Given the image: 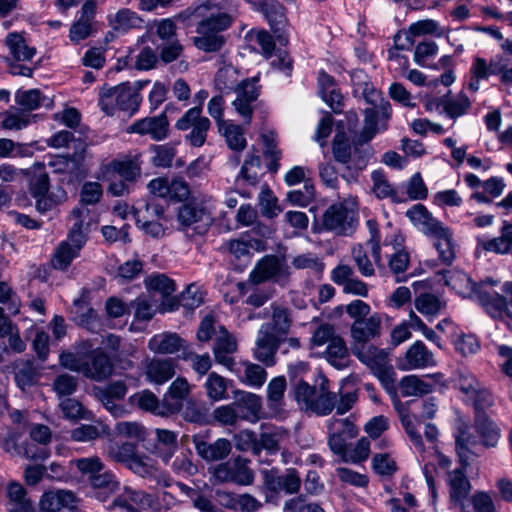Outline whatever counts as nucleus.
Instances as JSON below:
<instances>
[{
    "label": "nucleus",
    "mask_w": 512,
    "mask_h": 512,
    "mask_svg": "<svg viewBox=\"0 0 512 512\" xmlns=\"http://www.w3.org/2000/svg\"><path fill=\"white\" fill-rule=\"evenodd\" d=\"M350 77L355 89L360 90L365 100L373 105L364 110V126L361 131V138L368 142L376 134L384 132L388 128V121L392 113L391 105L382 99L379 91L373 88L362 69H354Z\"/></svg>",
    "instance_id": "nucleus-1"
},
{
    "label": "nucleus",
    "mask_w": 512,
    "mask_h": 512,
    "mask_svg": "<svg viewBox=\"0 0 512 512\" xmlns=\"http://www.w3.org/2000/svg\"><path fill=\"white\" fill-rule=\"evenodd\" d=\"M236 8L233 0L222 3H207L199 8L203 20L199 23L195 38V46L206 52H214L223 45V37L219 34L231 24V12Z\"/></svg>",
    "instance_id": "nucleus-2"
},
{
    "label": "nucleus",
    "mask_w": 512,
    "mask_h": 512,
    "mask_svg": "<svg viewBox=\"0 0 512 512\" xmlns=\"http://www.w3.org/2000/svg\"><path fill=\"white\" fill-rule=\"evenodd\" d=\"M71 216L74 223L68 233L67 239L62 241L55 250L52 264L56 269H66L86 243L87 234L96 220L90 210L84 207H75Z\"/></svg>",
    "instance_id": "nucleus-3"
},
{
    "label": "nucleus",
    "mask_w": 512,
    "mask_h": 512,
    "mask_svg": "<svg viewBox=\"0 0 512 512\" xmlns=\"http://www.w3.org/2000/svg\"><path fill=\"white\" fill-rule=\"evenodd\" d=\"M294 385V397L302 410L318 416L330 414L337 401V394L323 386L319 389L300 379Z\"/></svg>",
    "instance_id": "nucleus-4"
},
{
    "label": "nucleus",
    "mask_w": 512,
    "mask_h": 512,
    "mask_svg": "<svg viewBox=\"0 0 512 512\" xmlns=\"http://www.w3.org/2000/svg\"><path fill=\"white\" fill-rule=\"evenodd\" d=\"M353 354L364 364L380 382L391 385L395 381V370L391 364L390 353L387 349L375 345L353 346Z\"/></svg>",
    "instance_id": "nucleus-5"
},
{
    "label": "nucleus",
    "mask_w": 512,
    "mask_h": 512,
    "mask_svg": "<svg viewBox=\"0 0 512 512\" xmlns=\"http://www.w3.org/2000/svg\"><path fill=\"white\" fill-rule=\"evenodd\" d=\"M142 97L138 90L128 84L111 87L102 91L99 106L105 114L112 116L116 110L134 115L141 104Z\"/></svg>",
    "instance_id": "nucleus-6"
},
{
    "label": "nucleus",
    "mask_w": 512,
    "mask_h": 512,
    "mask_svg": "<svg viewBox=\"0 0 512 512\" xmlns=\"http://www.w3.org/2000/svg\"><path fill=\"white\" fill-rule=\"evenodd\" d=\"M497 284L498 282L492 279L478 283L475 299L490 317L495 320L506 321L512 319V305L505 296L493 289Z\"/></svg>",
    "instance_id": "nucleus-7"
},
{
    "label": "nucleus",
    "mask_w": 512,
    "mask_h": 512,
    "mask_svg": "<svg viewBox=\"0 0 512 512\" xmlns=\"http://www.w3.org/2000/svg\"><path fill=\"white\" fill-rule=\"evenodd\" d=\"M249 460L240 456L210 468L213 478L220 483H235L242 486L251 485L254 472L249 467Z\"/></svg>",
    "instance_id": "nucleus-8"
},
{
    "label": "nucleus",
    "mask_w": 512,
    "mask_h": 512,
    "mask_svg": "<svg viewBox=\"0 0 512 512\" xmlns=\"http://www.w3.org/2000/svg\"><path fill=\"white\" fill-rule=\"evenodd\" d=\"M210 125V120L202 116V108L192 107L176 122L175 127L180 131L189 130L185 136L186 141L194 147H201L206 141Z\"/></svg>",
    "instance_id": "nucleus-9"
},
{
    "label": "nucleus",
    "mask_w": 512,
    "mask_h": 512,
    "mask_svg": "<svg viewBox=\"0 0 512 512\" xmlns=\"http://www.w3.org/2000/svg\"><path fill=\"white\" fill-rule=\"evenodd\" d=\"M29 192L36 200V209L41 213L50 211L67 199V193L62 188L49 193V177L46 173H41L31 179Z\"/></svg>",
    "instance_id": "nucleus-10"
},
{
    "label": "nucleus",
    "mask_w": 512,
    "mask_h": 512,
    "mask_svg": "<svg viewBox=\"0 0 512 512\" xmlns=\"http://www.w3.org/2000/svg\"><path fill=\"white\" fill-rule=\"evenodd\" d=\"M75 153L72 156H57L50 162L53 172L62 174V182L72 184L82 180L86 173L83 165L85 148L83 142L75 145Z\"/></svg>",
    "instance_id": "nucleus-11"
},
{
    "label": "nucleus",
    "mask_w": 512,
    "mask_h": 512,
    "mask_svg": "<svg viewBox=\"0 0 512 512\" xmlns=\"http://www.w3.org/2000/svg\"><path fill=\"white\" fill-rule=\"evenodd\" d=\"M177 219L183 229L192 228L196 234H205L213 223L211 213L202 204L187 202L177 214Z\"/></svg>",
    "instance_id": "nucleus-12"
},
{
    "label": "nucleus",
    "mask_w": 512,
    "mask_h": 512,
    "mask_svg": "<svg viewBox=\"0 0 512 512\" xmlns=\"http://www.w3.org/2000/svg\"><path fill=\"white\" fill-rule=\"evenodd\" d=\"M328 445L333 453L341 456H347V441L358 435V428L349 419L332 418L328 421Z\"/></svg>",
    "instance_id": "nucleus-13"
},
{
    "label": "nucleus",
    "mask_w": 512,
    "mask_h": 512,
    "mask_svg": "<svg viewBox=\"0 0 512 512\" xmlns=\"http://www.w3.org/2000/svg\"><path fill=\"white\" fill-rule=\"evenodd\" d=\"M288 275V269L283 259L276 255H266L261 258L249 274L248 281L260 284L269 280L279 281Z\"/></svg>",
    "instance_id": "nucleus-14"
},
{
    "label": "nucleus",
    "mask_w": 512,
    "mask_h": 512,
    "mask_svg": "<svg viewBox=\"0 0 512 512\" xmlns=\"http://www.w3.org/2000/svg\"><path fill=\"white\" fill-rule=\"evenodd\" d=\"M268 329V326H260L255 348L253 349V356L265 366L271 367L276 363V353L282 339L276 334L268 332Z\"/></svg>",
    "instance_id": "nucleus-15"
},
{
    "label": "nucleus",
    "mask_w": 512,
    "mask_h": 512,
    "mask_svg": "<svg viewBox=\"0 0 512 512\" xmlns=\"http://www.w3.org/2000/svg\"><path fill=\"white\" fill-rule=\"evenodd\" d=\"M353 212L344 204L329 206L322 216V225L326 230L346 235L353 228Z\"/></svg>",
    "instance_id": "nucleus-16"
},
{
    "label": "nucleus",
    "mask_w": 512,
    "mask_h": 512,
    "mask_svg": "<svg viewBox=\"0 0 512 512\" xmlns=\"http://www.w3.org/2000/svg\"><path fill=\"white\" fill-rule=\"evenodd\" d=\"M470 105L469 98L464 94H460L456 97L444 95L428 101L426 109L435 110L439 114H445L451 119H456L464 115Z\"/></svg>",
    "instance_id": "nucleus-17"
},
{
    "label": "nucleus",
    "mask_w": 512,
    "mask_h": 512,
    "mask_svg": "<svg viewBox=\"0 0 512 512\" xmlns=\"http://www.w3.org/2000/svg\"><path fill=\"white\" fill-rule=\"evenodd\" d=\"M436 365L434 355L428 350L426 345L418 340L414 342L406 351L403 360L399 363L400 370L408 371L422 369Z\"/></svg>",
    "instance_id": "nucleus-18"
},
{
    "label": "nucleus",
    "mask_w": 512,
    "mask_h": 512,
    "mask_svg": "<svg viewBox=\"0 0 512 512\" xmlns=\"http://www.w3.org/2000/svg\"><path fill=\"white\" fill-rule=\"evenodd\" d=\"M152 496L142 490L124 487V490L111 503V508H119L124 512H139L152 506Z\"/></svg>",
    "instance_id": "nucleus-19"
},
{
    "label": "nucleus",
    "mask_w": 512,
    "mask_h": 512,
    "mask_svg": "<svg viewBox=\"0 0 512 512\" xmlns=\"http://www.w3.org/2000/svg\"><path fill=\"white\" fill-rule=\"evenodd\" d=\"M382 320L378 313H374L367 318L354 321L350 328L351 338L354 346L369 345L368 342L381 333Z\"/></svg>",
    "instance_id": "nucleus-20"
},
{
    "label": "nucleus",
    "mask_w": 512,
    "mask_h": 512,
    "mask_svg": "<svg viewBox=\"0 0 512 512\" xmlns=\"http://www.w3.org/2000/svg\"><path fill=\"white\" fill-rule=\"evenodd\" d=\"M169 123L165 113L156 117H146L132 123L128 128V133H137L140 135H149L153 140L160 141L167 137Z\"/></svg>",
    "instance_id": "nucleus-21"
},
{
    "label": "nucleus",
    "mask_w": 512,
    "mask_h": 512,
    "mask_svg": "<svg viewBox=\"0 0 512 512\" xmlns=\"http://www.w3.org/2000/svg\"><path fill=\"white\" fill-rule=\"evenodd\" d=\"M371 186L370 193L378 200L390 199L394 203L406 201L403 192H400L388 179V176L382 169H376L370 175Z\"/></svg>",
    "instance_id": "nucleus-22"
},
{
    "label": "nucleus",
    "mask_w": 512,
    "mask_h": 512,
    "mask_svg": "<svg viewBox=\"0 0 512 512\" xmlns=\"http://www.w3.org/2000/svg\"><path fill=\"white\" fill-rule=\"evenodd\" d=\"M237 351V341L225 327H220L213 345V353L217 363L228 370H233L235 359L233 354Z\"/></svg>",
    "instance_id": "nucleus-23"
},
{
    "label": "nucleus",
    "mask_w": 512,
    "mask_h": 512,
    "mask_svg": "<svg viewBox=\"0 0 512 512\" xmlns=\"http://www.w3.org/2000/svg\"><path fill=\"white\" fill-rule=\"evenodd\" d=\"M466 468L467 466L461 464L460 468H456L448 474L451 502L458 506L461 512H468L466 511L464 502L471 491L470 481L465 474Z\"/></svg>",
    "instance_id": "nucleus-24"
},
{
    "label": "nucleus",
    "mask_w": 512,
    "mask_h": 512,
    "mask_svg": "<svg viewBox=\"0 0 512 512\" xmlns=\"http://www.w3.org/2000/svg\"><path fill=\"white\" fill-rule=\"evenodd\" d=\"M264 486L271 493L295 494L300 490L301 478L295 469H287L282 475L266 474Z\"/></svg>",
    "instance_id": "nucleus-25"
},
{
    "label": "nucleus",
    "mask_w": 512,
    "mask_h": 512,
    "mask_svg": "<svg viewBox=\"0 0 512 512\" xmlns=\"http://www.w3.org/2000/svg\"><path fill=\"white\" fill-rule=\"evenodd\" d=\"M113 371V364L110 358L97 348L91 352L89 359L85 360L83 375L94 381H103L108 378Z\"/></svg>",
    "instance_id": "nucleus-26"
},
{
    "label": "nucleus",
    "mask_w": 512,
    "mask_h": 512,
    "mask_svg": "<svg viewBox=\"0 0 512 512\" xmlns=\"http://www.w3.org/2000/svg\"><path fill=\"white\" fill-rule=\"evenodd\" d=\"M193 443L198 455L208 462L223 460L232 449L230 441L226 438H219L213 443H208L200 440L198 436H194Z\"/></svg>",
    "instance_id": "nucleus-27"
},
{
    "label": "nucleus",
    "mask_w": 512,
    "mask_h": 512,
    "mask_svg": "<svg viewBox=\"0 0 512 512\" xmlns=\"http://www.w3.org/2000/svg\"><path fill=\"white\" fill-rule=\"evenodd\" d=\"M442 278L445 285L460 296L464 298H476L478 284L474 283L466 273L459 270H447L442 273Z\"/></svg>",
    "instance_id": "nucleus-28"
},
{
    "label": "nucleus",
    "mask_w": 512,
    "mask_h": 512,
    "mask_svg": "<svg viewBox=\"0 0 512 512\" xmlns=\"http://www.w3.org/2000/svg\"><path fill=\"white\" fill-rule=\"evenodd\" d=\"M223 247L236 259L249 261L251 258L250 250L263 251L265 243L261 239H255L249 234H244L237 239L227 241Z\"/></svg>",
    "instance_id": "nucleus-29"
},
{
    "label": "nucleus",
    "mask_w": 512,
    "mask_h": 512,
    "mask_svg": "<svg viewBox=\"0 0 512 512\" xmlns=\"http://www.w3.org/2000/svg\"><path fill=\"white\" fill-rule=\"evenodd\" d=\"M76 502V497L71 491H49L42 495L40 509L42 512H59L64 508L74 509Z\"/></svg>",
    "instance_id": "nucleus-30"
},
{
    "label": "nucleus",
    "mask_w": 512,
    "mask_h": 512,
    "mask_svg": "<svg viewBox=\"0 0 512 512\" xmlns=\"http://www.w3.org/2000/svg\"><path fill=\"white\" fill-rule=\"evenodd\" d=\"M147 380L162 385L175 375V362L172 359L153 358L145 366Z\"/></svg>",
    "instance_id": "nucleus-31"
},
{
    "label": "nucleus",
    "mask_w": 512,
    "mask_h": 512,
    "mask_svg": "<svg viewBox=\"0 0 512 512\" xmlns=\"http://www.w3.org/2000/svg\"><path fill=\"white\" fill-rule=\"evenodd\" d=\"M190 391L191 386L188 381L184 377H177L163 396L167 406L166 411H169L170 415L179 412Z\"/></svg>",
    "instance_id": "nucleus-32"
},
{
    "label": "nucleus",
    "mask_w": 512,
    "mask_h": 512,
    "mask_svg": "<svg viewBox=\"0 0 512 512\" xmlns=\"http://www.w3.org/2000/svg\"><path fill=\"white\" fill-rule=\"evenodd\" d=\"M88 483L95 490L96 498L102 502L106 501L110 495L116 493L120 488V482L116 475L105 468Z\"/></svg>",
    "instance_id": "nucleus-33"
},
{
    "label": "nucleus",
    "mask_w": 512,
    "mask_h": 512,
    "mask_svg": "<svg viewBox=\"0 0 512 512\" xmlns=\"http://www.w3.org/2000/svg\"><path fill=\"white\" fill-rule=\"evenodd\" d=\"M475 430L485 448H495L501 438V429L489 417L478 413L475 419Z\"/></svg>",
    "instance_id": "nucleus-34"
},
{
    "label": "nucleus",
    "mask_w": 512,
    "mask_h": 512,
    "mask_svg": "<svg viewBox=\"0 0 512 512\" xmlns=\"http://www.w3.org/2000/svg\"><path fill=\"white\" fill-rule=\"evenodd\" d=\"M185 341L176 333L163 332L150 338L148 348L157 354H174L184 349Z\"/></svg>",
    "instance_id": "nucleus-35"
},
{
    "label": "nucleus",
    "mask_w": 512,
    "mask_h": 512,
    "mask_svg": "<svg viewBox=\"0 0 512 512\" xmlns=\"http://www.w3.org/2000/svg\"><path fill=\"white\" fill-rule=\"evenodd\" d=\"M499 232V236L482 241L481 247L487 252L512 256V223L503 221Z\"/></svg>",
    "instance_id": "nucleus-36"
},
{
    "label": "nucleus",
    "mask_w": 512,
    "mask_h": 512,
    "mask_svg": "<svg viewBox=\"0 0 512 512\" xmlns=\"http://www.w3.org/2000/svg\"><path fill=\"white\" fill-rule=\"evenodd\" d=\"M286 391V380L283 376H278L268 383L267 386V405L274 417H280L284 414V393Z\"/></svg>",
    "instance_id": "nucleus-37"
},
{
    "label": "nucleus",
    "mask_w": 512,
    "mask_h": 512,
    "mask_svg": "<svg viewBox=\"0 0 512 512\" xmlns=\"http://www.w3.org/2000/svg\"><path fill=\"white\" fill-rule=\"evenodd\" d=\"M110 27L118 33H126L131 29L141 28L143 20L138 14L130 9L123 8L108 15Z\"/></svg>",
    "instance_id": "nucleus-38"
},
{
    "label": "nucleus",
    "mask_w": 512,
    "mask_h": 512,
    "mask_svg": "<svg viewBox=\"0 0 512 512\" xmlns=\"http://www.w3.org/2000/svg\"><path fill=\"white\" fill-rule=\"evenodd\" d=\"M263 431L258 436L259 455L263 450L269 455L276 454L279 451L281 441L288 436V432L277 426L262 425Z\"/></svg>",
    "instance_id": "nucleus-39"
},
{
    "label": "nucleus",
    "mask_w": 512,
    "mask_h": 512,
    "mask_svg": "<svg viewBox=\"0 0 512 512\" xmlns=\"http://www.w3.org/2000/svg\"><path fill=\"white\" fill-rule=\"evenodd\" d=\"M272 318L270 322L263 323L261 326H268V332L276 334L282 339L290 329L292 319L289 310L281 305L272 304Z\"/></svg>",
    "instance_id": "nucleus-40"
},
{
    "label": "nucleus",
    "mask_w": 512,
    "mask_h": 512,
    "mask_svg": "<svg viewBox=\"0 0 512 512\" xmlns=\"http://www.w3.org/2000/svg\"><path fill=\"white\" fill-rule=\"evenodd\" d=\"M5 43L17 61H31L36 54V48L29 45L24 37L16 32L9 33Z\"/></svg>",
    "instance_id": "nucleus-41"
},
{
    "label": "nucleus",
    "mask_w": 512,
    "mask_h": 512,
    "mask_svg": "<svg viewBox=\"0 0 512 512\" xmlns=\"http://www.w3.org/2000/svg\"><path fill=\"white\" fill-rule=\"evenodd\" d=\"M323 357L337 369L346 368L349 363V352L344 339L341 336L334 338V341L327 345Z\"/></svg>",
    "instance_id": "nucleus-42"
},
{
    "label": "nucleus",
    "mask_w": 512,
    "mask_h": 512,
    "mask_svg": "<svg viewBox=\"0 0 512 512\" xmlns=\"http://www.w3.org/2000/svg\"><path fill=\"white\" fill-rule=\"evenodd\" d=\"M8 503L9 512H34V507L29 498H27L24 487L19 483H10L8 485Z\"/></svg>",
    "instance_id": "nucleus-43"
},
{
    "label": "nucleus",
    "mask_w": 512,
    "mask_h": 512,
    "mask_svg": "<svg viewBox=\"0 0 512 512\" xmlns=\"http://www.w3.org/2000/svg\"><path fill=\"white\" fill-rule=\"evenodd\" d=\"M261 158L255 147H252L246 154L245 160L239 172V177L249 185H256L261 176Z\"/></svg>",
    "instance_id": "nucleus-44"
},
{
    "label": "nucleus",
    "mask_w": 512,
    "mask_h": 512,
    "mask_svg": "<svg viewBox=\"0 0 512 512\" xmlns=\"http://www.w3.org/2000/svg\"><path fill=\"white\" fill-rule=\"evenodd\" d=\"M218 129L231 150L242 151L245 149L247 142L244 137V130L242 126L229 120L227 122L220 123Z\"/></svg>",
    "instance_id": "nucleus-45"
},
{
    "label": "nucleus",
    "mask_w": 512,
    "mask_h": 512,
    "mask_svg": "<svg viewBox=\"0 0 512 512\" xmlns=\"http://www.w3.org/2000/svg\"><path fill=\"white\" fill-rule=\"evenodd\" d=\"M399 389L403 397H421L431 393L433 385L417 375H407L401 379Z\"/></svg>",
    "instance_id": "nucleus-46"
},
{
    "label": "nucleus",
    "mask_w": 512,
    "mask_h": 512,
    "mask_svg": "<svg viewBox=\"0 0 512 512\" xmlns=\"http://www.w3.org/2000/svg\"><path fill=\"white\" fill-rule=\"evenodd\" d=\"M318 85L322 99L334 110L335 113H339L341 111L340 95L335 91L333 77L328 75L324 70H320L318 74Z\"/></svg>",
    "instance_id": "nucleus-47"
},
{
    "label": "nucleus",
    "mask_w": 512,
    "mask_h": 512,
    "mask_svg": "<svg viewBox=\"0 0 512 512\" xmlns=\"http://www.w3.org/2000/svg\"><path fill=\"white\" fill-rule=\"evenodd\" d=\"M434 247L439 259L447 265H451L456 258V243L452 231L447 228L434 238Z\"/></svg>",
    "instance_id": "nucleus-48"
},
{
    "label": "nucleus",
    "mask_w": 512,
    "mask_h": 512,
    "mask_svg": "<svg viewBox=\"0 0 512 512\" xmlns=\"http://www.w3.org/2000/svg\"><path fill=\"white\" fill-rule=\"evenodd\" d=\"M156 436L155 453L167 463L177 449V434L170 430L157 429Z\"/></svg>",
    "instance_id": "nucleus-49"
},
{
    "label": "nucleus",
    "mask_w": 512,
    "mask_h": 512,
    "mask_svg": "<svg viewBox=\"0 0 512 512\" xmlns=\"http://www.w3.org/2000/svg\"><path fill=\"white\" fill-rule=\"evenodd\" d=\"M236 405H240L239 411L241 419L252 423L259 420L262 409L260 396L246 392L239 401L236 402Z\"/></svg>",
    "instance_id": "nucleus-50"
},
{
    "label": "nucleus",
    "mask_w": 512,
    "mask_h": 512,
    "mask_svg": "<svg viewBox=\"0 0 512 512\" xmlns=\"http://www.w3.org/2000/svg\"><path fill=\"white\" fill-rule=\"evenodd\" d=\"M15 102L24 110L30 113L41 106H48L49 99L42 96L37 89L18 90L15 94Z\"/></svg>",
    "instance_id": "nucleus-51"
},
{
    "label": "nucleus",
    "mask_w": 512,
    "mask_h": 512,
    "mask_svg": "<svg viewBox=\"0 0 512 512\" xmlns=\"http://www.w3.org/2000/svg\"><path fill=\"white\" fill-rule=\"evenodd\" d=\"M409 44H412L416 37L433 35L441 36L442 32L439 30V23L433 19H423L411 23L406 31L403 32Z\"/></svg>",
    "instance_id": "nucleus-52"
},
{
    "label": "nucleus",
    "mask_w": 512,
    "mask_h": 512,
    "mask_svg": "<svg viewBox=\"0 0 512 512\" xmlns=\"http://www.w3.org/2000/svg\"><path fill=\"white\" fill-rule=\"evenodd\" d=\"M456 452L461 464L469 465V455L472 448L478 445L477 437L471 434L466 427L459 428L455 436Z\"/></svg>",
    "instance_id": "nucleus-53"
},
{
    "label": "nucleus",
    "mask_w": 512,
    "mask_h": 512,
    "mask_svg": "<svg viewBox=\"0 0 512 512\" xmlns=\"http://www.w3.org/2000/svg\"><path fill=\"white\" fill-rule=\"evenodd\" d=\"M1 127L5 130H22L26 128L36 118V115L17 109L13 111H5L0 114Z\"/></svg>",
    "instance_id": "nucleus-54"
},
{
    "label": "nucleus",
    "mask_w": 512,
    "mask_h": 512,
    "mask_svg": "<svg viewBox=\"0 0 512 512\" xmlns=\"http://www.w3.org/2000/svg\"><path fill=\"white\" fill-rule=\"evenodd\" d=\"M107 434L109 427L105 424H82L71 431V439L76 442H90Z\"/></svg>",
    "instance_id": "nucleus-55"
},
{
    "label": "nucleus",
    "mask_w": 512,
    "mask_h": 512,
    "mask_svg": "<svg viewBox=\"0 0 512 512\" xmlns=\"http://www.w3.org/2000/svg\"><path fill=\"white\" fill-rule=\"evenodd\" d=\"M106 169L129 182H134L141 174L140 166L131 159L112 160L107 164Z\"/></svg>",
    "instance_id": "nucleus-56"
},
{
    "label": "nucleus",
    "mask_w": 512,
    "mask_h": 512,
    "mask_svg": "<svg viewBox=\"0 0 512 512\" xmlns=\"http://www.w3.org/2000/svg\"><path fill=\"white\" fill-rule=\"evenodd\" d=\"M59 407L64 418L71 421L91 420L94 417L90 410L86 409L81 402L74 398L62 399Z\"/></svg>",
    "instance_id": "nucleus-57"
},
{
    "label": "nucleus",
    "mask_w": 512,
    "mask_h": 512,
    "mask_svg": "<svg viewBox=\"0 0 512 512\" xmlns=\"http://www.w3.org/2000/svg\"><path fill=\"white\" fill-rule=\"evenodd\" d=\"M104 453L111 460L126 464L136 453V445L131 442L109 441Z\"/></svg>",
    "instance_id": "nucleus-58"
},
{
    "label": "nucleus",
    "mask_w": 512,
    "mask_h": 512,
    "mask_svg": "<svg viewBox=\"0 0 512 512\" xmlns=\"http://www.w3.org/2000/svg\"><path fill=\"white\" fill-rule=\"evenodd\" d=\"M254 10L262 12L272 25L280 23L284 18L283 7L276 0H245Z\"/></svg>",
    "instance_id": "nucleus-59"
},
{
    "label": "nucleus",
    "mask_w": 512,
    "mask_h": 512,
    "mask_svg": "<svg viewBox=\"0 0 512 512\" xmlns=\"http://www.w3.org/2000/svg\"><path fill=\"white\" fill-rule=\"evenodd\" d=\"M134 309V319L140 322H148L157 312V304L151 296L140 295L131 302Z\"/></svg>",
    "instance_id": "nucleus-60"
},
{
    "label": "nucleus",
    "mask_w": 512,
    "mask_h": 512,
    "mask_svg": "<svg viewBox=\"0 0 512 512\" xmlns=\"http://www.w3.org/2000/svg\"><path fill=\"white\" fill-rule=\"evenodd\" d=\"M258 205L262 216L266 218H274L281 212L278 199L267 184L261 187L258 196Z\"/></svg>",
    "instance_id": "nucleus-61"
},
{
    "label": "nucleus",
    "mask_w": 512,
    "mask_h": 512,
    "mask_svg": "<svg viewBox=\"0 0 512 512\" xmlns=\"http://www.w3.org/2000/svg\"><path fill=\"white\" fill-rule=\"evenodd\" d=\"M414 304L417 311L426 317H433L438 315L445 307V303L442 302L436 295L431 293H424L419 295L415 299Z\"/></svg>",
    "instance_id": "nucleus-62"
},
{
    "label": "nucleus",
    "mask_w": 512,
    "mask_h": 512,
    "mask_svg": "<svg viewBox=\"0 0 512 512\" xmlns=\"http://www.w3.org/2000/svg\"><path fill=\"white\" fill-rule=\"evenodd\" d=\"M144 283L148 291L158 292L163 298H168L175 291L174 281L165 274H151L145 278Z\"/></svg>",
    "instance_id": "nucleus-63"
},
{
    "label": "nucleus",
    "mask_w": 512,
    "mask_h": 512,
    "mask_svg": "<svg viewBox=\"0 0 512 512\" xmlns=\"http://www.w3.org/2000/svg\"><path fill=\"white\" fill-rule=\"evenodd\" d=\"M209 399L221 401L228 398L227 381L224 377L215 372H211L204 384Z\"/></svg>",
    "instance_id": "nucleus-64"
}]
</instances>
